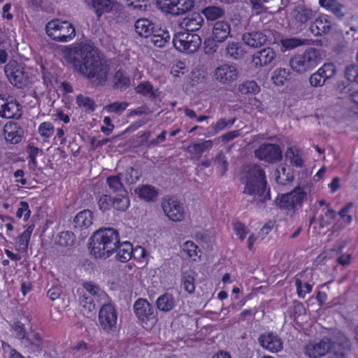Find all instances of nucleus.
Instances as JSON below:
<instances>
[{"label":"nucleus","mask_w":358,"mask_h":358,"mask_svg":"<svg viewBox=\"0 0 358 358\" xmlns=\"http://www.w3.org/2000/svg\"><path fill=\"white\" fill-rule=\"evenodd\" d=\"M70 53L74 55L72 63L78 73L90 80L96 78L100 83L106 80L109 68L102 62L91 45L80 42L71 50Z\"/></svg>","instance_id":"f257e3e1"},{"label":"nucleus","mask_w":358,"mask_h":358,"mask_svg":"<svg viewBox=\"0 0 358 358\" xmlns=\"http://www.w3.org/2000/svg\"><path fill=\"white\" fill-rule=\"evenodd\" d=\"M89 249L91 255L96 259H107L111 257L120 243V234L113 228L100 229L89 239Z\"/></svg>","instance_id":"f03ea898"},{"label":"nucleus","mask_w":358,"mask_h":358,"mask_svg":"<svg viewBox=\"0 0 358 358\" xmlns=\"http://www.w3.org/2000/svg\"><path fill=\"white\" fill-rule=\"evenodd\" d=\"M243 193L252 196L259 203H264L271 199L266 172L261 166L255 164L248 170Z\"/></svg>","instance_id":"7ed1b4c3"},{"label":"nucleus","mask_w":358,"mask_h":358,"mask_svg":"<svg viewBox=\"0 0 358 358\" xmlns=\"http://www.w3.org/2000/svg\"><path fill=\"white\" fill-rule=\"evenodd\" d=\"M4 71L9 82L17 88L27 87L37 80L36 76L33 74V70L27 69L24 64L16 60H10Z\"/></svg>","instance_id":"20e7f679"},{"label":"nucleus","mask_w":358,"mask_h":358,"mask_svg":"<svg viewBox=\"0 0 358 358\" xmlns=\"http://www.w3.org/2000/svg\"><path fill=\"white\" fill-rule=\"evenodd\" d=\"M307 193L300 186L294 187L291 192L282 194L275 199L276 205L290 217L295 215L296 211L303 207Z\"/></svg>","instance_id":"39448f33"},{"label":"nucleus","mask_w":358,"mask_h":358,"mask_svg":"<svg viewBox=\"0 0 358 358\" xmlns=\"http://www.w3.org/2000/svg\"><path fill=\"white\" fill-rule=\"evenodd\" d=\"M47 35L53 41L66 43L76 36L74 26L67 20L53 19L45 25Z\"/></svg>","instance_id":"423d86ee"},{"label":"nucleus","mask_w":358,"mask_h":358,"mask_svg":"<svg viewBox=\"0 0 358 358\" xmlns=\"http://www.w3.org/2000/svg\"><path fill=\"white\" fill-rule=\"evenodd\" d=\"M320 61V54L314 48H308L303 52L296 54L289 60L293 71L302 73L315 67Z\"/></svg>","instance_id":"0eeeda50"},{"label":"nucleus","mask_w":358,"mask_h":358,"mask_svg":"<svg viewBox=\"0 0 358 358\" xmlns=\"http://www.w3.org/2000/svg\"><path fill=\"white\" fill-rule=\"evenodd\" d=\"M134 312L138 322L145 329H151L157 321L153 306L145 299L139 298L134 302Z\"/></svg>","instance_id":"6e6552de"},{"label":"nucleus","mask_w":358,"mask_h":358,"mask_svg":"<svg viewBox=\"0 0 358 358\" xmlns=\"http://www.w3.org/2000/svg\"><path fill=\"white\" fill-rule=\"evenodd\" d=\"M172 43L174 48L179 52L189 54L194 53L199 49L201 45V38L196 34L183 31L174 34Z\"/></svg>","instance_id":"1a4fd4ad"},{"label":"nucleus","mask_w":358,"mask_h":358,"mask_svg":"<svg viewBox=\"0 0 358 358\" xmlns=\"http://www.w3.org/2000/svg\"><path fill=\"white\" fill-rule=\"evenodd\" d=\"M98 317L99 327L103 331L108 334L115 331L117 311L113 304L104 303L99 310Z\"/></svg>","instance_id":"9d476101"},{"label":"nucleus","mask_w":358,"mask_h":358,"mask_svg":"<svg viewBox=\"0 0 358 358\" xmlns=\"http://www.w3.org/2000/svg\"><path fill=\"white\" fill-rule=\"evenodd\" d=\"M157 4L162 12L178 16L189 12L194 2L193 0H157Z\"/></svg>","instance_id":"9b49d317"},{"label":"nucleus","mask_w":358,"mask_h":358,"mask_svg":"<svg viewBox=\"0 0 358 358\" xmlns=\"http://www.w3.org/2000/svg\"><path fill=\"white\" fill-rule=\"evenodd\" d=\"M254 154L256 158L268 164L277 163L282 158L280 147L277 144L270 143L261 144L255 150Z\"/></svg>","instance_id":"f8f14e48"},{"label":"nucleus","mask_w":358,"mask_h":358,"mask_svg":"<svg viewBox=\"0 0 358 358\" xmlns=\"http://www.w3.org/2000/svg\"><path fill=\"white\" fill-rule=\"evenodd\" d=\"M165 215L173 222H180L185 217V210L180 201L173 196H165L162 200Z\"/></svg>","instance_id":"ddd939ff"},{"label":"nucleus","mask_w":358,"mask_h":358,"mask_svg":"<svg viewBox=\"0 0 358 358\" xmlns=\"http://www.w3.org/2000/svg\"><path fill=\"white\" fill-rule=\"evenodd\" d=\"M334 346L331 338L324 337L316 343H308L304 348L305 355L310 358H320L325 355Z\"/></svg>","instance_id":"4468645a"},{"label":"nucleus","mask_w":358,"mask_h":358,"mask_svg":"<svg viewBox=\"0 0 358 358\" xmlns=\"http://www.w3.org/2000/svg\"><path fill=\"white\" fill-rule=\"evenodd\" d=\"M336 71V69L333 63L324 64L316 72L310 76V83L313 87L322 86L327 79L334 76Z\"/></svg>","instance_id":"2eb2a0df"},{"label":"nucleus","mask_w":358,"mask_h":358,"mask_svg":"<svg viewBox=\"0 0 358 358\" xmlns=\"http://www.w3.org/2000/svg\"><path fill=\"white\" fill-rule=\"evenodd\" d=\"M0 116L6 119H17L21 116V106L16 100L8 101L0 97Z\"/></svg>","instance_id":"dca6fc26"},{"label":"nucleus","mask_w":358,"mask_h":358,"mask_svg":"<svg viewBox=\"0 0 358 358\" xmlns=\"http://www.w3.org/2000/svg\"><path fill=\"white\" fill-rule=\"evenodd\" d=\"M258 341L263 348L271 352H278L282 349L281 338L271 332L261 334Z\"/></svg>","instance_id":"f3484780"},{"label":"nucleus","mask_w":358,"mask_h":358,"mask_svg":"<svg viewBox=\"0 0 358 358\" xmlns=\"http://www.w3.org/2000/svg\"><path fill=\"white\" fill-rule=\"evenodd\" d=\"M237 69L234 66L222 64L215 70V79L222 84L230 83L237 78Z\"/></svg>","instance_id":"a211bd4d"},{"label":"nucleus","mask_w":358,"mask_h":358,"mask_svg":"<svg viewBox=\"0 0 358 358\" xmlns=\"http://www.w3.org/2000/svg\"><path fill=\"white\" fill-rule=\"evenodd\" d=\"M332 28V22L327 15L321 14L310 26V31L315 36H322L329 33Z\"/></svg>","instance_id":"6ab92c4d"},{"label":"nucleus","mask_w":358,"mask_h":358,"mask_svg":"<svg viewBox=\"0 0 358 358\" xmlns=\"http://www.w3.org/2000/svg\"><path fill=\"white\" fill-rule=\"evenodd\" d=\"M275 57L276 53L273 48H263L253 55L252 63L256 67L266 66L271 64Z\"/></svg>","instance_id":"aec40b11"},{"label":"nucleus","mask_w":358,"mask_h":358,"mask_svg":"<svg viewBox=\"0 0 358 358\" xmlns=\"http://www.w3.org/2000/svg\"><path fill=\"white\" fill-rule=\"evenodd\" d=\"M5 139L13 144L19 143L22 141V128L15 122H7L3 127Z\"/></svg>","instance_id":"412c9836"},{"label":"nucleus","mask_w":358,"mask_h":358,"mask_svg":"<svg viewBox=\"0 0 358 358\" xmlns=\"http://www.w3.org/2000/svg\"><path fill=\"white\" fill-rule=\"evenodd\" d=\"M69 353L73 358H80L81 357H92L94 353V346L89 345L85 341H79L74 346L71 347Z\"/></svg>","instance_id":"4be33fe9"},{"label":"nucleus","mask_w":358,"mask_h":358,"mask_svg":"<svg viewBox=\"0 0 358 358\" xmlns=\"http://www.w3.org/2000/svg\"><path fill=\"white\" fill-rule=\"evenodd\" d=\"M94 214L89 209H85L77 213L73 219V226L76 229L83 230L88 229L93 223Z\"/></svg>","instance_id":"5701e85b"},{"label":"nucleus","mask_w":358,"mask_h":358,"mask_svg":"<svg viewBox=\"0 0 358 358\" xmlns=\"http://www.w3.org/2000/svg\"><path fill=\"white\" fill-rule=\"evenodd\" d=\"M203 22V18L200 13H192L183 20L184 31L188 33L196 31L201 29Z\"/></svg>","instance_id":"b1692460"},{"label":"nucleus","mask_w":358,"mask_h":358,"mask_svg":"<svg viewBox=\"0 0 358 358\" xmlns=\"http://www.w3.org/2000/svg\"><path fill=\"white\" fill-rule=\"evenodd\" d=\"M138 197L146 202H152L156 200L159 195L158 189L150 185H141L134 190Z\"/></svg>","instance_id":"393cba45"},{"label":"nucleus","mask_w":358,"mask_h":358,"mask_svg":"<svg viewBox=\"0 0 358 358\" xmlns=\"http://www.w3.org/2000/svg\"><path fill=\"white\" fill-rule=\"evenodd\" d=\"M231 26L229 23L224 20L217 21L213 27V36L217 42L222 43L225 41L230 36Z\"/></svg>","instance_id":"a878e982"},{"label":"nucleus","mask_w":358,"mask_h":358,"mask_svg":"<svg viewBox=\"0 0 358 358\" xmlns=\"http://www.w3.org/2000/svg\"><path fill=\"white\" fill-rule=\"evenodd\" d=\"M242 38L246 45L252 48L262 46L268 40L266 35L262 31L245 33L243 34Z\"/></svg>","instance_id":"bb28decb"},{"label":"nucleus","mask_w":358,"mask_h":358,"mask_svg":"<svg viewBox=\"0 0 358 358\" xmlns=\"http://www.w3.org/2000/svg\"><path fill=\"white\" fill-rule=\"evenodd\" d=\"M135 31L136 34L144 38L150 36L155 31L154 23L147 18H140L135 22Z\"/></svg>","instance_id":"cd10ccee"},{"label":"nucleus","mask_w":358,"mask_h":358,"mask_svg":"<svg viewBox=\"0 0 358 358\" xmlns=\"http://www.w3.org/2000/svg\"><path fill=\"white\" fill-rule=\"evenodd\" d=\"M133 250V245L130 242L120 241L115 251L116 252V259L122 263L127 262L131 259Z\"/></svg>","instance_id":"c85d7f7f"},{"label":"nucleus","mask_w":358,"mask_h":358,"mask_svg":"<svg viewBox=\"0 0 358 358\" xmlns=\"http://www.w3.org/2000/svg\"><path fill=\"white\" fill-rule=\"evenodd\" d=\"M113 87L121 91L125 90L131 84V80L127 72L119 69L113 76Z\"/></svg>","instance_id":"c756f323"},{"label":"nucleus","mask_w":358,"mask_h":358,"mask_svg":"<svg viewBox=\"0 0 358 358\" xmlns=\"http://www.w3.org/2000/svg\"><path fill=\"white\" fill-rule=\"evenodd\" d=\"M213 141L204 140L200 143H194L188 147L189 153L194 159H199L206 150H209L213 147Z\"/></svg>","instance_id":"7c9ffc66"},{"label":"nucleus","mask_w":358,"mask_h":358,"mask_svg":"<svg viewBox=\"0 0 358 358\" xmlns=\"http://www.w3.org/2000/svg\"><path fill=\"white\" fill-rule=\"evenodd\" d=\"M156 306L160 311L169 312L176 306V299L171 294L165 292L157 298Z\"/></svg>","instance_id":"2f4dec72"},{"label":"nucleus","mask_w":358,"mask_h":358,"mask_svg":"<svg viewBox=\"0 0 358 358\" xmlns=\"http://www.w3.org/2000/svg\"><path fill=\"white\" fill-rule=\"evenodd\" d=\"M122 174L108 176L106 179V183L110 190L113 193L127 192L122 182Z\"/></svg>","instance_id":"473e14b6"},{"label":"nucleus","mask_w":358,"mask_h":358,"mask_svg":"<svg viewBox=\"0 0 358 358\" xmlns=\"http://www.w3.org/2000/svg\"><path fill=\"white\" fill-rule=\"evenodd\" d=\"M130 206V199L127 192L123 194H117L113 197V210L119 212L126 211Z\"/></svg>","instance_id":"72a5a7b5"},{"label":"nucleus","mask_w":358,"mask_h":358,"mask_svg":"<svg viewBox=\"0 0 358 358\" xmlns=\"http://www.w3.org/2000/svg\"><path fill=\"white\" fill-rule=\"evenodd\" d=\"M245 53L243 46L239 42H230L226 48L227 56L234 59H241Z\"/></svg>","instance_id":"f704fd0d"},{"label":"nucleus","mask_w":358,"mask_h":358,"mask_svg":"<svg viewBox=\"0 0 358 358\" xmlns=\"http://www.w3.org/2000/svg\"><path fill=\"white\" fill-rule=\"evenodd\" d=\"M150 36L152 43L155 46L158 48L164 47L171 39L169 31L163 29L155 30L154 33Z\"/></svg>","instance_id":"c9c22d12"},{"label":"nucleus","mask_w":358,"mask_h":358,"mask_svg":"<svg viewBox=\"0 0 358 358\" xmlns=\"http://www.w3.org/2000/svg\"><path fill=\"white\" fill-rule=\"evenodd\" d=\"M76 103L78 107L83 108L85 112L92 113L96 109V103L93 99L85 96L83 94H78L76 97Z\"/></svg>","instance_id":"e433bc0d"},{"label":"nucleus","mask_w":358,"mask_h":358,"mask_svg":"<svg viewBox=\"0 0 358 358\" xmlns=\"http://www.w3.org/2000/svg\"><path fill=\"white\" fill-rule=\"evenodd\" d=\"M34 225L31 224L27 227L26 229L19 235L17 243L19 245V250L26 252L30 241L31 236L34 231Z\"/></svg>","instance_id":"4c0bfd02"},{"label":"nucleus","mask_w":358,"mask_h":358,"mask_svg":"<svg viewBox=\"0 0 358 358\" xmlns=\"http://www.w3.org/2000/svg\"><path fill=\"white\" fill-rule=\"evenodd\" d=\"M199 252L198 245L192 241H185L182 248V252L185 257L192 261H196Z\"/></svg>","instance_id":"58836bf2"},{"label":"nucleus","mask_w":358,"mask_h":358,"mask_svg":"<svg viewBox=\"0 0 358 358\" xmlns=\"http://www.w3.org/2000/svg\"><path fill=\"white\" fill-rule=\"evenodd\" d=\"M92 6L99 18L103 13L111 11L113 8L111 0H93Z\"/></svg>","instance_id":"ea45409f"},{"label":"nucleus","mask_w":358,"mask_h":358,"mask_svg":"<svg viewBox=\"0 0 358 358\" xmlns=\"http://www.w3.org/2000/svg\"><path fill=\"white\" fill-rule=\"evenodd\" d=\"M76 241L75 234L69 231H64L59 233L56 238V243L62 247L71 246Z\"/></svg>","instance_id":"a19ab883"},{"label":"nucleus","mask_w":358,"mask_h":358,"mask_svg":"<svg viewBox=\"0 0 358 358\" xmlns=\"http://www.w3.org/2000/svg\"><path fill=\"white\" fill-rule=\"evenodd\" d=\"M122 174V179L127 185L136 183L141 177V172L133 166L127 167Z\"/></svg>","instance_id":"79ce46f5"},{"label":"nucleus","mask_w":358,"mask_h":358,"mask_svg":"<svg viewBox=\"0 0 358 358\" xmlns=\"http://www.w3.org/2000/svg\"><path fill=\"white\" fill-rule=\"evenodd\" d=\"M55 131V128L52 122H43L38 127V132L42 138L43 142H49Z\"/></svg>","instance_id":"37998d69"},{"label":"nucleus","mask_w":358,"mask_h":358,"mask_svg":"<svg viewBox=\"0 0 358 358\" xmlns=\"http://www.w3.org/2000/svg\"><path fill=\"white\" fill-rule=\"evenodd\" d=\"M181 287L188 294H192L195 291V279L189 272L182 274Z\"/></svg>","instance_id":"c03bdc74"},{"label":"nucleus","mask_w":358,"mask_h":358,"mask_svg":"<svg viewBox=\"0 0 358 358\" xmlns=\"http://www.w3.org/2000/svg\"><path fill=\"white\" fill-rule=\"evenodd\" d=\"M99 209L105 213L113 210V196L109 194H102L96 198Z\"/></svg>","instance_id":"a18cd8bd"},{"label":"nucleus","mask_w":358,"mask_h":358,"mask_svg":"<svg viewBox=\"0 0 358 358\" xmlns=\"http://www.w3.org/2000/svg\"><path fill=\"white\" fill-rule=\"evenodd\" d=\"M42 78L43 84L47 88H52L55 85L58 83V76L54 73L48 71L43 66H41Z\"/></svg>","instance_id":"49530a36"},{"label":"nucleus","mask_w":358,"mask_h":358,"mask_svg":"<svg viewBox=\"0 0 358 358\" xmlns=\"http://www.w3.org/2000/svg\"><path fill=\"white\" fill-rule=\"evenodd\" d=\"M286 157L290 161V163L296 167H301L303 165V160L299 154V150L292 147L287 148L285 152Z\"/></svg>","instance_id":"de8ad7c7"},{"label":"nucleus","mask_w":358,"mask_h":358,"mask_svg":"<svg viewBox=\"0 0 358 358\" xmlns=\"http://www.w3.org/2000/svg\"><path fill=\"white\" fill-rule=\"evenodd\" d=\"M12 329L15 334V337L21 341H29V336H27L24 324L20 321L15 322L12 325Z\"/></svg>","instance_id":"09e8293b"},{"label":"nucleus","mask_w":358,"mask_h":358,"mask_svg":"<svg viewBox=\"0 0 358 358\" xmlns=\"http://www.w3.org/2000/svg\"><path fill=\"white\" fill-rule=\"evenodd\" d=\"M289 76V70L283 68H279L273 71L272 80L273 81V83L275 84L276 85H284L285 82L288 79Z\"/></svg>","instance_id":"8fccbe9b"},{"label":"nucleus","mask_w":358,"mask_h":358,"mask_svg":"<svg viewBox=\"0 0 358 358\" xmlns=\"http://www.w3.org/2000/svg\"><path fill=\"white\" fill-rule=\"evenodd\" d=\"M353 206L354 203L352 202H348L338 213L345 226L350 224L352 222V215L349 212Z\"/></svg>","instance_id":"3c124183"},{"label":"nucleus","mask_w":358,"mask_h":358,"mask_svg":"<svg viewBox=\"0 0 358 358\" xmlns=\"http://www.w3.org/2000/svg\"><path fill=\"white\" fill-rule=\"evenodd\" d=\"M238 91L242 94H257L259 91V87L255 81L248 80L239 85Z\"/></svg>","instance_id":"603ef678"},{"label":"nucleus","mask_w":358,"mask_h":358,"mask_svg":"<svg viewBox=\"0 0 358 358\" xmlns=\"http://www.w3.org/2000/svg\"><path fill=\"white\" fill-rule=\"evenodd\" d=\"M202 13L208 20L213 21L222 16L224 11L217 6H208L203 9Z\"/></svg>","instance_id":"864d4df0"},{"label":"nucleus","mask_w":358,"mask_h":358,"mask_svg":"<svg viewBox=\"0 0 358 358\" xmlns=\"http://www.w3.org/2000/svg\"><path fill=\"white\" fill-rule=\"evenodd\" d=\"M312 10L305 7H299L295 10L294 18L301 23H305L312 17Z\"/></svg>","instance_id":"5fc2aeb1"},{"label":"nucleus","mask_w":358,"mask_h":358,"mask_svg":"<svg viewBox=\"0 0 358 358\" xmlns=\"http://www.w3.org/2000/svg\"><path fill=\"white\" fill-rule=\"evenodd\" d=\"M31 215L29 203L27 201H22L20 202L19 207L16 211L15 216L18 219H23L27 221Z\"/></svg>","instance_id":"6e6d98bb"},{"label":"nucleus","mask_w":358,"mask_h":358,"mask_svg":"<svg viewBox=\"0 0 358 358\" xmlns=\"http://www.w3.org/2000/svg\"><path fill=\"white\" fill-rule=\"evenodd\" d=\"M295 286L297 295L300 299H304L306 295L310 293L313 289V286L310 284L306 282L303 285L299 279L295 280Z\"/></svg>","instance_id":"4d7b16f0"},{"label":"nucleus","mask_w":358,"mask_h":358,"mask_svg":"<svg viewBox=\"0 0 358 358\" xmlns=\"http://www.w3.org/2000/svg\"><path fill=\"white\" fill-rule=\"evenodd\" d=\"M233 229L236 234V235L238 237V238L243 241L245 237L247 234L248 233V229L245 224L239 220H236L232 223Z\"/></svg>","instance_id":"13d9d810"},{"label":"nucleus","mask_w":358,"mask_h":358,"mask_svg":"<svg viewBox=\"0 0 358 358\" xmlns=\"http://www.w3.org/2000/svg\"><path fill=\"white\" fill-rule=\"evenodd\" d=\"M127 106L128 103L127 102L115 101L106 106L104 109L108 113L122 114L126 110Z\"/></svg>","instance_id":"bf43d9fd"},{"label":"nucleus","mask_w":358,"mask_h":358,"mask_svg":"<svg viewBox=\"0 0 358 358\" xmlns=\"http://www.w3.org/2000/svg\"><path fill=\"white\" fill-rule=\"evenodd\" d=\"M217 39L212 36L205 39L203 43V50L206 55H213L217 51L218 48Z\"/></svg>","instance_id":"052dcab7"},{"label":"nucleus","mask_w":358,"mask_h":358,"mask_svg":"<svg viewBox=\"0 0 358 358\" xmlns=\"http://www.w3.org/2000/svg\"><path fill=\"white\" fill-rule=\"evenodd\" d=\"M136 92L141 95L147 96L150 94L155 96L153 86L149 81L141 82L136 87Z\"/></svg>","instance_id":"680f3d73"},{"label":"nucleus","mask_w":358,"mask_h":358,"mask_svg":"<svg viewBox=\"0 0 358 358\" xmlns=\"http://www.w3.org/2000/svg\"><path fill=\"white\" fill-rule=\"evenodd\" d=\"M345 76L348 81L358 84V66H348L345 70Z\"/></svg>","instance_id":"e2e57ef3"},{"label":"nucleus","mask_w":358,"mask_h":358,"mask_svg":"<svg viewBox=\"0 0 358 358\" xmlns=\"http://www.w3.org/2000/svg\"><path fill=\"white\" fill-rule=\"evenodd\" d=\"M217 168L221 171L222 176L224 175L228 170V162L222 152H220L215 158Z\"/></svg>","instance_id":"0e129e2a"},{"label":"nucleus","mask_w":358,"mask_h":358,"mask_svg":"<svg viewBox=\"0 0 358 358\" xmlns=\"http://www.w3.org/2000/svg\"><path fill=\"white\" fill-rule=\"evenodd\" d=\"M27 151L28 153L29 164L33 165L34 166H36V157L38 155L39 152H41V150H40V149L38 147L35 146L34 144L29 143L27 146Z\"/></svg>","instance_id":"69168bd1"},{"label":"nucleus","mask_w":358,"mask_h":358,"mask_svg":"<svg viewBox=\"0 0 358 358\" xmlns=\"http://www.w3.org/2000/svg\"><path fill=\"white\" fill-rule=\"evenodd\" d=\"M31 336V338L29 337V341H26L30 345L35 346L37 349L41 350L44 343L42 336L38 332L32 331Z\"/></svg>","instance_id":"338daca9"},{"label":"nucleus","mask_w":358,"mask_h":358,"mask_svg":"<svg viewBox=\"0 0 358 358\" xmlns=\"http://www.w3.org/2000/svg\"><path fill=\"white\" fill-rule=\"evenodd\" d=\"M236 121V118H233L231 120H226L225 118L219 119L215 126L213 127L215 131L217 133L219 131H222L225 128L229 126H232Z\"/></svg>","instance_id":"774afa93"}]
</instances>
